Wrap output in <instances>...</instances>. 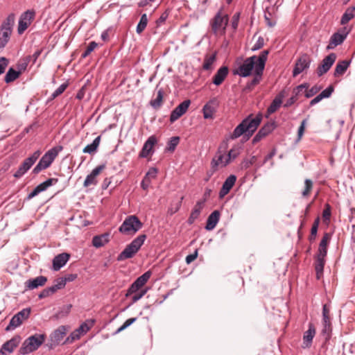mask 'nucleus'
Returning <instances> with one entry per match:
<instances>
[{
	"label": "nucleus",
	"mask_w": 355,
	"mask_h": 355,
	"mask_svg": "<svg viewBox=\"0 0 355 355\" xmlns=\"http://www.w3.org/2000/svg\"><path fill=\"white\" fill-rule=\"evenodd\" d=\"M268 50L261 52L259 56L252 55L246 58L244 62L234 71L241 77H248L251 75L254 69V75L261 77L267 61Z\"/></svg>",
	"instance_id": "1"
},
{
	"label": "nucleus",
	"mask_w": 355,
	"mask_h": 355,
	"mask_svg": "<svg viewBox=\"0 0 355 355\" xmlns=\"http://www.w3.org/2000/svg\"><path fill=\"white\" fill-rule=\"evenodd\" d=\"M349 64L350 61L346 60L338 62L334 70V76H338L343 75L347 71Z\"/></svg>",
	"instance_id": "33"
},
{
	"label": "nucleus",
	"mask_w": 355,
	"mask_h": 355,
	"mask_svg": "<svg viewBox=\"0 0 355 355\" xmlns=\"http://www.w3.org/2000/svg\"><path fill=\"white\" fill-rule=\"evenodd\" d=\"M15 20V15L11 13L2 23L0 28V49L4 48L8 42Z\"/></svg>",
	"instance_id": "7"
},
{
	"label": "nucleus",
	"mask_w": 355,
	"mask_h": 355,
	"mask_svg": "<svg viewBox=\"0 0 355 355\" xmlns=\"http://www.w3.org/2000/svg\"><path fill=\"white\" fill-rule=\"evenodd\" d=\"M228 73L229 69L227 67L223 66L220 67L213 76V83L216 86L221 85L227 78Z\"/></svg>",
	"instance_id": "22"
},
{
	"label": "nucleus",
	"mask_w": 355,
	"mask_h": 355,
	"mask_svg": "<svg viewBox=\"0 0 355 355\" xmlns=\"http://www.w3.org/2000/svg\"><path fill=\"white\" fill-rule=\"evenodd\" d=\"M191 102L189 100L184 101L179 105H178L175 110L179 112L181 115H183L189 108Z\"/></svg>",
	"instance_id": "45"
},
{
	"label": "nucleus",
	"mask_w": 355,
	"mask_h": 355,
	"mask_svg": "<svg viewBox=\"0 0 355 355\" xmlns=\"http://www.w3.org/2000/svg\"><path fill=\"white\" fill-rule=\"evenodd\" d=\"M30 314V308L22 309L11 318L9 324L6 328V330L10 331L19 327L24 321L26 320L29 318Z\"/></svg>",
	"instance_id": "9"
},
{
	"label": "nucleus",
	"mask_w": 355,
	"mask_h": 355,
	"mask_svg": "<svg viewBox=\"0 0 355 355\" xmlns=\"http://www.w3.org/2000/svg\"><path fill=\"white\" fill-rule=\"evenodd\" d=\"M264 45V39L263 37L261 36H259L257 40V42H255V44L253 45V46L252 47V51H258L260 49H261Z\"/></svg>",
	"instance_id": "54"
},
{
	"label": "nucleus",
	"mask_w": 355,
	"mask_h": 355,
	"mask_svg": "<svg viewBox=\"0 0 355 355\" xmlns=\"http://www.w3.org/2000/svg\"><path fill=\"white\" fill-rule=\"evenodd\" d=\"M94 320H87L86 322H83L77 329V330L79 331V333H80L81 335L86 334L94 325Z\"/></svg>",
	"instance_id": "41"
},
{
	"label": "nucleus",
	"mask_w": 355,
	"mask_h": 355,
	"mask_svg": "<svg viewBox=\"0 0 355 355\" xmlns=\"http://www.w3.org/2000/svg\"><path fill=\"white\" fill-rule=\"evenodd\" d=\"M69 254L67 253H62L56 256L53 260V268L55 270H60L69 259Z\"/></svg>",
	"instance_id": "28"
},
{
	"label": "nucleus",
	"mask_w": 355,
	"mask_h": 355,
	"mask_svg": "<svg viewBox=\"0 0 355 355\" xmlns=\"http://www.w3.org/2000/svg\"><path fill=\"white\" fill-rule=\"evenodd\" d=\"M19 71L12 68H10L5 76V82L9 83L14 81L19 77Z\"/></svg>",
	"instance_id": "39"
},
{
	"label": "nucleus",
	"mask_w": 355,
	"mask_h": 355,
	"mask_svg": "<svg viewBox=\"0 0 355 355\" xmlns=\"http://www.w3.org/2000/svg\"><path fill=\"white\" fill-rule=\"evenodd\" d=\"M8 64V60L4 57L0 58V75L3 73Z\"/></svg>",
	"instance_id": "60"
},
{
	"label": "nucleus",
	"mask_w": 355,
	"mask_h": 355,
	"mask_svg": "<svg viewBox=\"0 0 355 355\" xmlns=\"http://www.w3.org/2000/svg\"><path fill=\"white\" fill-rule=\"evenodd\" d=\"M225 153L219 150L213 157L211 162V169L209 171V176L212 175L218 169L225 167L228 164Z\"/></svg>",
	"instance_id": "11"
},
{
	"label": "nucleus",
	"mask_w": 355,
	"mask_h": 355,
	"mask_svg": "<svg viewBox=\"0 0 355 355\" xmlns=\"http://www.w3.org/2000/svg\"><path fill=\"white\" fill-rule=\"evenodd\" d=\"M143 226L136 216H128L119 228V231L125 235H133Z\"/></svg>",
	"instance_id": "8"
},
{
	"label": "nucleus",
	"mask_w": 355,
	"mask_h": 355,
	"mask_svg": "<svg viewBox=\"0 0 355 355\" xmlns=\"http://www.w3.org/2000/svg\"><path fill=\"white\" fill-rule=\"evenodd\" d=\"M333 92L334 87L333 86L330 85L325 89H324L320 94L322 97V98H326L330 97Z\"/></svg>",
	"instance_id": "58"
},
{
	"label": "nucleus",
	"mask_w": 355,
	"mask_h": 355,
	"mask_svg": "<svg viewBox=\"0 0 355 355\" xmlns=\"http://www.w3.org/2000/svg\"><path fill=\"white\" fill-rule=\"evenodd\" d=\"M283 96H284L280 94L279 96L275 98L267 110L268 114H272L278 110L282 103Z\"/></svg>",
	"instance_id": "34"
},
{
	"label": "nucleus",
	"mask_w": 355,
	"mask_h": 355,
	"mask_svg": "<svg viewBox=\"0 0 355 355\" xmlns=\"http://www.w3.org/2000/svg\"><path fill=\"white\" fill-rule=\"evenodd\" d=\"M240 14L239 12L235 13L232 17L231 25L234 30H236L238 27L239 20Z\"/></svg>",
	"instance_id": "62"
},
{
	"label": "nucleus",
	"mask_w": 355,
	"mask_h": 355,
	"mask_svg": "<svg viewBox=\"0 0 355 355\" xmlns=\"http://www.w3.org/2000/svg\"><path fill=\"white\" fill-rule=\"evenodd\" d=\"M157 140L154 136L150 137L144 144L143 148L140 153V156L142 157H147L153 153V147L156 144Z\"/></svg>",
	"instance_id": "23"
},
{
	"label": "nucleus",
	"mask_w": 355,
	"mask_h": 355,
	"mask_svg": "<svg viewBox=\"0 0 355 355\" xmlns=\"http://www.w3.org/2000/svg\"><path fill=\"white\" fill-rule=\"evenodd\" d=\"M105 168V165H99L96 167L92 173L88 175L85 180L83 183L84 187H88L91 185H95L97 184V176L101 173V171Z\"/></svg>",
	"instance_id": "19"
},
{
	"label": "nucleus",
	"mask_w": 355,
	"mask_h": 355,
	"mask_svg": "<svg viewBox=\"0 0 355 355\" xmlns=\"http://www.w3.org/2000/svg\"><path fill=\"white\" fill-rule=\"evenodd\" d=\"M41 155L40 150H37L32 155L26 158L15 173L14 177L19 178L28 171Z\"/></svg>",
	"instance_id": "10"
},
{
	"label": "nucleus",
	"mask_w": 355,
	"mask_h": 355,
	"mask_svg": "<svg viewBox=\"0 0 355 355\" xmlns=\"http://www.w3.org/2000/svg\"><path fill=\"white\" fill-rule=\"evenodd\" d=\"M218 101L216 98L210 99L203 107V114L205 119H209L213 116L218 106Z\"/></svg>",
	"instance_id": "18"
},
{
	"label": "nucleus",
	"mask_w": 355,
	"mask_h": 355,
	"mask_svg": "<svg viewBox=\"0 0 355 355\" xmlns=\"http://www.w3.org/2000/svg\"><path fill=\"white\" fill-rule=\"evenodd\" d=\"M146 239V234L138 236L119 254L117 260L121 261L134 257L144 244Z\"/></svg>",
	"instance_id": "3"
},
{
	"label": "nucleus",
	"mask_w": 355,
	"mask_h": 355,
	"mask_svg": "<svg viewBox=\"0 0 355 355\" xmlns=\"http://www.w3.org/2000/svg\"><path fill=\"white\" fill-rule=\"evenodd\" d=\"M239 154V150L238 148H232L231 149L227 155H225L226 159L228 161V164L232 160L234 159Z\"/></svg>",
	"instance_id": "50"
},
{
	"label": "nucleus",
	"mask_w": 355,
	"mask_h": 355,
	"mask_svg": "<svg viewBox=\"0 0 355 355\" xmlns=\"http://www.w3.org/2000/svg\"><path fill=\"white\" fill-rule=\"evenodd\" d=\"M98 46L96 42H91L87 47L85 51L82 54L83 58L87 57Z\"/></svg>",
	"instance_id": "49"
},
{
	"label": "nucleus",
	"mask_w": 355,
	"mask_h": 355,
	"mask_svg": "<svg viewBox=\"0 0 355 355\" xmlns=\"http://www.w3.org/2000/svg\"><path fill=\"white\" fill-rule=\"evenodd\" d=\"M157 173V168H151L149 169L148 173L146 174L145 177L148 178V179L151 180V179H155L156 178Z\"/></svg>",
	"instance_id": "63"
},
{
	"label": "nucleus",
	"mask_w": 355,
	"mask_h": 355,
	"mask_svg": "<svg viewBox=\"0 0 355 355\" xmlns=\"http://www.w3.org/2000/svg\"><path fill=\"white\" fill-rule=\"evenodd\" d=\"M109 234L105 233L101 235L95 236L92 239V244L96 248H101L109 241Z\"/></svg>",
	"instance_id": "31"
},
{
	"label": "nucleus",
	"mask_w": 355,
	"mask_h": 355,
	"mask_svg": "<svg viewBox=\"0 0 355 355\" xmlns=\"http://www.w3.org/2000/svg\"><path fill=\"white\" fill-rule=\"evenodd\" d=\"M162 101L163 91L162 89H159L157 92L156 98L155 99L151 100L150 104L153 108L157 109L162 105Z\"/></svg>",
	"instance_id": "38"
},
{
	"label": "nucleus",
	"mask_w": 355,
	"mask_h": 355,
	"mask_svg": "<svg viewBox=\"0 0 355 355\" xmlns=\"http://www.w3.org/2000/svg\"><path fill=\"white\" fill-rule=\"evenodd\" d=\"M322 322H323V334H329L331 330V318L330 309L327 304H324L322 308Z\"/></svg>",
	"instance_id": "21"
},
{
	"label": "nucleus",
	"mask_w": 355,
	"mask_h": 355,
	"mask_svg": "<svg viewBox=\"0 0 355 355\" xmlns=\"http://www.w3.org/2000/svg\"><path fill=\"white\" fill-rule=\"evenodd\" d=\"M80 336H81L80 333H79V331L77 329H76L70 334V336L69 337H67L64 343H72L74 340L79 339Z\"/></svg>",
	"instance_id": "53"
},
{
	"label": "nucleus",
	"mask_w": 355,
	"mask_h": 355,
	"mask_svg": "<svg viewBox=\"0 0 355 355\" xmlns=\"http://www.w3.org/2000/svg\"><path fill=\"white\" fill-rule=\"evenodd\" d=\"M261 114L252 117L251 115L246 117L236 126L233 133H253L261 121Z\"/></svg>",
	"instance_id": "5"
},
{
	"label": "nucleus",
	"mask_w": 355,
	"mask_h": 355,
	"mask_svg": "<svg viewBox=\"0 0 355 355\" xmlns=\"http://www.w3.org/2000/svg\"><path fill=\"white\" fill-rule=\"evenodd\" d=\"M152 275V272L150 270H148L144 273L142 275L139 277L134 283L136 284L140 288H141L148 281L150 276Z\"/></svg>",
	"instance_id": "35"
},
{
	"label": "nucleus",
	"mask_w": 355,
	"mask_h": 355,
	"mask_svg": "<svg viewBox=\"0 0 355 355\" xmlns=\"http://www.w3.org/2000/svg\"><path fill=\"white\" fill-rule=\"evenodd\" d=\"M331 239V235L328 233H325L320 243L318 252L317 255L322 257H326L327 252V245Z\"/></svg>",
	"instance_id": "29"
},
{
	"label": "nucleus",
	"mask_w": 355,
	"mask_h": 355,
	"mask_svg": "<svg viewBox=\"0 0 355 355\" xmlns=\"http://www.w3.org/2000/svg\"><path fill=\"white\" fill-rule=\"evenodd\" d=\"M331 216V207L329 204H327L325 205V209L323 210L322 212V217L324 220H329Z\"/></svg>",
	"instance_id": "61"
},
{
	"label": "nucleus",
	"mask_w": 355,
	"mask_h": 355,
	"mask_svg": "<svg viewBox=\"0 0 355 355\" xmlns=\"http://www.w3.org/2000/svg\"><path fill=\"white\" fill-rule=\"evenodd\" d=\"M141 288L134 282L132 284V285L128 288L127 293L125 295L126 297H128L130 295H133V293H136V292L140 291Z\"/></svg>",
	"instance_id": "57"
},
{
	"label": "nucleus",
	"mask_w": 355,
	"mask_h": 355,
	"mask_svg": "<svg viewBox=\"0 0 355 355\" xmlns=\"http://www.w3.org/2000/svg\"><path fill=\"white\" fill-rule=\"evenodd\" d=\"M146 289H143L139 292H136V293H133V295H132V303H135L139 300L146 293Z\"/></svg>",
	"instance_id": "56"
},
{
	"label": "nucleus",
	"mask_w": 355,
	"mask_h": 355,
	"mask_svg": "<svg viewBox=\"0 0 355 355\" xmlns=\"http://www.w3.org/2000/svg\"><path fill=\"white\" fill-rule=\"evenodd\" d=\"M44 334H34L26 338L20 347L19 352L21 354H27L37 350L45 341Z\"/></svg>",
	"instance_id": "4"
},
{
	"label": "nucleus",
	"mask_w": 355,
	"mask_h": 355,
	"mask_svg": "<svg viewBox=\"0 0 355 355\" xmlns=\"http://www.w3.org/2000/svg\"><path fill=\"white\" fill-rule=\"evenodd\" d=\"M320 89V87H318L316 86H313L309 89H308V88H307L305 89L304 96L306 98H311L313 96H314Z\"/></svg>",
	"instance_id": "55"
},
{
	"label": "nucleus",
	"mask_w": 355,
	"mask_h": 355,
	"mask_svg": "<svg viewBox=\"0 0 355 355\" xmlns=\"http://www.w3.org/2000/svg\"><path fill=\"white\" fill-rule=\"evenodd\" d=\"M205 201V200H202L197 202L190 214V216L188 218L187 222L189 224H193L195 220L200 216L201 211L204 207Z\"/></svg>",
	"instance_id": "25"
},
{
	"label": "nucleus",
	"mask_w": 355,
	"mask_h": 355,
	"mask_svg": "<svg viewBox=\"0 0 355 355\" xmlns=\"http://www.w3.org/2000/svg\"><path fill=\"white\" fill-rule=\"evenodd\" d=\"M319 223H320V218H317L313 225H312V227H311V236H313V239H315V236H316V234H317V232H318V225H319Z\"/></svg>",
	"instance_id": "59"
},
{
	"label": "nucleus",
	"mask_w": 355,
	"mask_h": 355,
	"mask_svg": "<svg viewBox=\"0 0 355 355\" xmlns=\"http://www.w3.org/2000/svg\"><path fill=\"white\" fill-rule=\"evenodd\" d=\"M47 281L44 276H39L34 279H30L25 282V286L28 289L32 290L44 286Z\"/></svg>",
	"instance_id": "24"
},
{
	"label": "nucleus",
	"mask_w": 355,
	"mask_h": 355,
	"mask_svg": "<svg viewBox=\"0 0 355 355\" xmlns=\"http://www.w3.org/2000/svg\"><path fill=\"white\" fill-rule=\"evenodd\" d=\"M315 335V328L313 324H309V329L304 332L303 336V347H309L313 337Z\"/></svg>",
	"instance_id": "27"
},
{
	"label": "nucleus",
	"mask_w": 355,
	"mask_h": 355,
	"mask_svg": "<svg viewBox=\"0 0 355 355\" xmlns=\"http://www.w3.org/2000/svg\"><path fill=\"white\" fill-rule=\"evenodd\" d=\"M336 59V55L334 53H330L325 57L321 64L318 67L317 74L318 76H322L326 73L332 67Z\"/></svg>",
	"instance_id": "15"
},
{
	"label": "nucleus",
	"mask_w": 355,
	"mask_h": 355,
	"mask_svg": "<svg viewBox=\"0 0 355 355\" xmlns=\"http://www.w3.org/2000/svg\"><path fill=\"white\" fill-rule=\"evenodd\" d=\"M228 22V15L223 13L222 9H220L210 21L211 31L215 35H225Z\"/></svg>",
	"instance_id": "2"
},
{
	"label": "nucleus",
	"mask_w": 355,
	"mask_h": 355,
	"mask_svg": "<svg viewBox=\"0 0 355 355\" xmlns=\"http://www.w3.org/2000/svg\"><path fill=\"white\" fill-rule=\"evenodd\" d=\"M148 24V17L146 14H143L141 16L139 22L137 26L136 31L138 34L141 33L146 28Z\"/></svg>",
	"instance_id": "40"
},
{
	"label": "nucleus",
	"mask_w": 355,
	"mask_h": 355,
	"mask_svg": "<svg viewBox=\"0 0 355 355\" xmlns=\"http://www.w3.org/2000/svg\"><path fill=\"white\" fill-rule=\"evenodd\" d=\"M68 328L66 326H60L50 336L49 347L53 348L57 346L66 336Z\"/></svg>",
	"instance_id": "14"
},
{
	"label": "nucleus",
	"mask_w": 355,
	"mask_h": 355,
	"mask_svg": "<svg viewBox=\"0 0 355 355\" xmlns=\"http://www.w3.org/2000/svg\"><path fill=\"white\" fill-rule=\"evenodd\" d=\"M58 182V179L55 178H49L45 182L40 184L37 186L32 192L28 194V198L31 199L33 197L36 196L38 193L42 191H45L49 187L53 185V183H56Z\"/></svg>",
	"instance_id": "20"
},
{
	"label": "nucleus",
	"mask_w": 355,
	"mask_h": 355,
	"mask_svg": "<svg viewBox=\"0 0 355 355\" xmlns=\"http://www.w3.org/2000/svg\"><path fill=\"white\" fill-rule=\"evenodd\" d=\"M354 8H349L345 10L340 20V24L342 25L347 24L351 19H352L354 17Z\"/></svg>",
	"instance_id": "36"
},
{
	"label": "nucleus",
	"mask_w": 355,
	"mask_h": 355,
	"mask_svg": "<svg viewBox=\"0 0 355 355\" xmlns=\"http://www.w3.org/2000/svg\"><path fill=\"white\" fill-rule=\"evenodd\" d=\"M198 257V251L196 250L194 253L189 254L186 257V262L187 263L189 264L191 262H193Z\"/></svg>",
	"instance_id": "64"
},
{
	"label": "nucleus",
	"mask_w": 355,
	"mask_h": 355,
	"mask_svg": "<svg viewBox=\"0 0 355 355\" xmlns=\"http://www.w3.org/2000/svg\"><path fill=\"white\" fill-rule=\"evenodd\" d=\"M236 177L234 175H230L225 181L220 191V197L222 198L227 195L232 187L234 185Z\"/></svg>",
	"instance_id": "26"
},
{
	"label": "nucleus",
	"mask_w": 355,
	"mask_h": 355,
	"mask_svg": "<svg viewBox=\"0 0 355 355\" xmlns=\"http://www.w3.org/2000/svg\"><path fill=\"white\" fill-rule=\"evenodd\" d=\"M71 307H72L71 304H69V305L64 306L62 309V310H60L55 314V317L57 318H62L66 317L69 313Z\"/></svg>",
	"instance_id": "48"
},
{
	"label": "nucleus",
	"mask_w": 355,
	"mask_h": 355,
	"mask_svg": "<svg viewBox=\"0 0 355 355\" xmlns=\"http://www.w3.org/2000/svg\"><path fill=\"white\" fill-rule=\"evenodd\" d=\"M21 337L18 335L15 336L10 340L6 342L0 349V355H8L18 346L21 342Z\"/></svg>",
	"instance_id": "16"
},
{
	"label": "nucleus",
	"mask_w": 355,
	"mask_h": 355,
	"mask_svg": "<svg viewBox=\"0 0 355 355\" xmlns=\"http://www.w3.org/2000/svg\"><path fill=\"white\" fill-rule=\"evenodd\" d=\"M137 318H129L124 323L123 325H121L115 332V334H119L120 332H121L122 331H123L124 329H125L128 327H129L130 325H131L133 322H135L136 321Z\"/></svg>",
	"instance_id": "51"
},
{
	"label": "nucleus",
	"mask_w": 355,
	"mask_h": 355,
	"mask_svg": "<svg viewBox=\"0 0 355 355\" xmlns=\"http://www.w3.org/2000/svg\"><path fill=\"white\" fill-rule=\"evenodd\" d=\"M275 122H268L258 132V133H270L275 130Z\"/></svg>",
	"instance_id": "47"
},
{
	"label": "nucleus",
	"mask_w": 355,
	"mask_h": 355,
	"mask_svg": "<svg viewBox=\"0 0 355 355\" xmlns=\"http://www.w3.org/2000/svg\"><path fill=\"white\" fill-rule=\"evenodd\" d=\"M220 218V212L218 210L214 211L208 217L205 228L207 230H213L218 223Z\"/></svg>",
	"instance_id": "30"
},
{
	"label": "nucleus",
	"mask_w": 355,
	"mask_h": 355,
	"mask_svg": "<svg viewBox=\"0 0 355 355\" xmlns=\"http://www.w3.org/2000/svg\"><path fill=\"white\" fill-rule=\"evenodd\" d=\"M180 142L179 137H173L171 138L169 141L168 142V146L166 148V150L170 152H173Z\"/></svg>",
	"instance_id": "44"
},
{
	"label": "nucleus",
	"mask_w": 355,
	"mask_h": 355,
	"mask_svg": "<svg viewBox=\"0 0 355 355\" xmlns=\"http://www.w3.org/2000/svg\"><path fill=\"white\" fill-rule=\"evenodd\" d=\"M307 88L308 85L306 83L300 85L293 89V94L297 96L299 95L302 94L303 93L305 94V89Z\"/></svg>",
	"instance_id": "52"
},
{
	"label": "nucleus",
	"mask_w": 355,
	"mask_h": 355,
	"mask_svg": "<svg viewBox=\"0 0 355 355\" xmlns=\"http://www.w3.org/2000/svg\"><path fill=\"white\" fill-rule=\"evenodd\" d=\"M216 54H213L210 56H206L202 65L203 69L211 70V66L216 60Z\"/></svg>",
	"instance_id": "42"
},
{
	"label": "nucleus",
	"mask_w": 355,
	"mask_h": 355,
	"mask_svg": "<svg viewBox=\"0 0 355 355\" xmlns=\"http://www.w3.org/2000/svg\"><path fill=\"white\" fill-rule=\"evenodd\" d=\"M67 87L68 84L67 83L60 85L51 94V98L53 99L60 96V94H62Z\"/></svg>",
	"instance_id": "46"
},
{
	"label": "nucleus",
	"mask_w": 355,
	"mask_h": 355,
	"mask_svg": "<svg viewBox=\"0 0 355 355\" xmlns=\"http://www.w3.org/2000/svg\"><path fill=\"white\" fill-rule=\"evenodd\" d=\"M63 149L62 146H57L47 151L41 158L39 163L33 168L34 173H38L42 170L47 168L51 166L58 153Z\"/></svg>",
	"instance_id": "6"
},
{
	"label": "nucleus",
	"mask_w": 355,
	"mask_h": 355,
	"mask_svg": "<svg viewBox=\"0 0 355 355\" xmlns=\"http://www.w3.org/2000/svg\"><path fill=\"white\" fill-rule=\"evenodd\" d=\"M35 12L33 10H28L23 12L19 20L17 33L19 35H21L31 24L33 20L35 18Z\"/></svg>",
	"instance_id": "12"
},
{
	"label": "nucleus",
	"mask_w": 355,
	"mask_h": 355,
	"mask_svg": "<svg viewBox=\"0 0 355 355\" xmlns=\"http://www.w3.org/2000/svg\"><path fill=\"white\" fill-rule=\"evenodd\" d=\"M347 34L348 33H345V31H343L342 33L337 32L334 33L330 37L329 44L327 46V49L331 50L341 44L346 39Z\"/></svg>",
	"instance_id": "17"
},
{
	"label": "nucleus",
	"mask_w": 355,
	"mask_h": 355,
	"mask_svg": "<svg viewBox=\"0 0 355 355\" xmlns=\"http://www.w3.org/2000/svg\"><path fill=\"white\" fill-rule=\"evenodd\" d=\"M311 62V59L308 54L302 55L297 60L295 67L293 70V76H297L306 69H309Z\"/></svg>",
	"instance_id": "13"
},
{
	"label": "nucleus",
	"mask_w": 355,
	"mask_h": 355,
	"mask_svg": "<svg viewBox=\"0 0 355 355\" xmlns=\"http://www.w3.org/2000/svg\"><path fill=\"white\" fill-rule=\"evenodd\" d=\"M100 141L101 137L98 136L93 141L91 144H89L84 148L83 150V153L89 154L94 153L100 144Z\"/></svg>",
	"instance_id": "37"
},
{
	"label": "nucleus",
	"mask_w": 355,
	"mask_h": 355,
	"mask_svg": "<svg viewBox=\"0 0 355 355\" xmlns=\"http://www.w3.org/2000/svg\"><path fill=\"white\" fill-rule=\"evenodd\" d=\"M304 184L305 187L302 192V195L304 198H306L310 195L312 191L313 183L312 180L309 179H306L304 181Z\"/></svg>",
	"instance_id": "43"
},
{
	"label": "nucleus",
	"mask_w": 355,
	"mask_h": 355,
	"mask_svg": "<svg viewBox=\"0 0 355 355\" xmlns=\"http://www.w3.org/2000/svg\"><path fill=\"white\" fill-rule=\"evenodd\" d=\"M324 257L317 255L315 263V269L316 272V277L318 279H320L323 274V269L324 266Z\"/></svg>",
	"instance_id": "32"
}]
</instances>
